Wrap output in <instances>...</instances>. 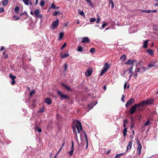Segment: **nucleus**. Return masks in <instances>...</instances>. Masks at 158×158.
<instances>
[{
    "label": "nucleus",
    "mask_w": 158,
    "mask_h": 158,
    "mask_svg": "<svg viewBox=\"0 0 158 158\" xmlns=\"http://www.w3.org/2000/svg\"><path fill=\"white\" fill-rule=\"evenodd\" d=\"M141 106L140 104L137 103L135 104L131 108H130L129 110H130V114L131 115L135 113H136V110L137 107Z\"/></svg>",
    "instance_id": "obj_1"
},
{
    "label": "nucleus",
    "mask_w": 158,
    "mask_h": 158,
    "mask_svg": "<svg viewBox=\"0 0 158 158\" xmlns=\"http://www.w3.org/2000/svg\"><path fill=\"white\" fill-rule=\"evenodd\" d=\"M58 94L61 97V100H69L70 98L67 94H64L61 93V91L58 90L57 92Z\"/></svg>",
    "instance_id": "obj_2"
},
{
    "label": "nucleus",
    "mask_w": 158,
    "mask_h": 158,
    "mask_svg": "<svg viewBox=\"0 0 158 158\" xmlns=\"http://www.w3.org/2000/svg\"><path fill=\"white\" fill-rule=\"evenodd\" d=\"M153 101V99H149L146 101H143L139 103L140 104L141 106H143L144 105H149L152 104Z\"/></svg>",
    "instance_id": "obj_3"
},
{
    "label": "nucleus",
    "mask_w": 158,
    "mask_h": 158,
    "mask_svg": "<svg viewBox=\"0 0 158 158\" xmlns=\"http://www.w3.org/2000/svg\"><path fill=\"white\" fill-rule=\"evenodd\" d=\"M59 23V20L57 19L56 21H54L52 23L51 26L50 27V28L54 30V29L57 27Z\"/></svg>",
    "instance_id": "obj_4"
},
{
    "label": "nucleus",
    "mask_w": 158,
    "mask_h": 158,
    "mask_svg": "<svg viewBox=\"0 0 158 158\" xmlns=\"http://www.w3.org/2000/svg\"><path fill=\"white\" fill-rule=\"evenodd\" d=\"M109 67V65L108 64V63H106L104 65V67L102 70L101 73L100 74L99 76H102L103 74L105 73L107 71V69Z\"/></svg>",
    "instance_id": "obj_5"
},
{
    "label": "nucleus",
    "mask_w": 158,
    "mask_h": 158,
    "mask_svg": "<svg viewBox=\"0 0 158 158\" xmlns=\"http://www.w3.org/2000/svg\"><path fill=\"white\" fill-rule=\"evenodd\" d=\"M40 10L38 9H35L34 12V15L35 17L37 18L40 19L42 17V14H40Z\"/></svg>",
    "instance_id": "obj_6"
},
{
    "label": "nucleus",
    "mask_w": 158,
    "mask_h": 158,
    "mask_svg": "<svg viewBox=\"0 0 158 158\" xmlns=\"http://www.w3.org/2000/svg\"><path fill=\"white\" fill-rule=\"evenodd\" d=\"M135 100L133 98H130L127 102L125 105L126 107H128L129 106H131L135 103Z\"/></svg>",
    "instance_id": "obj_7"
},
{
    "label": "nucleus",
    "mask_w": 158,
    "mask_h": 158,
    "mask_svg": "<svg viewBox=\"0 0 158 158\" xmlns=\"http://www.w3.org/2000/svg\"><path fill=\"white\" fill-rule=\"evenodd\" d=\"M9 77L12 80L10 82L11 84L12 85H14L16 83L15 79L16 77L11 74H9Z\"/></svg>",
    "instance_id": "obj_8"
},
{
    "label": "nucleus",
    "mask_w": 158,
    "mask_h": 158,
    "mask_svg": "<svg viewBox=\"0 0 158 158\" xmlns=\"http://www.w3.org/2000/svg\"><path fill=\"white\" fill-rule=\"evenodd\" d=\"M92 68H89L88 69H87L86 72L85 73V76L87 77L90 76L92 74Z\"/></svg>",
    "instance_id": "obj_9"
},
{
    "label": "nucleus",
    "mask_w": 158,
    "mask_h": 158,
    "mask_svg": "<svg viewBox=\"0 0 158 158\" xmlns=\"http://www.w3.org/2000/svg\"><path fill=\"white\" fill-rule=\"evenodd\" d=\"M61 85L62 86H64L65 89L68 91H70L72 92L73 91V89H71L70 87L68 86L67 85H66L64 83H62L61 84Z\"/></svg>",
    "instance_id": "obj_10"
},
{
    "label": "nucleus",
    "mask_w": 158,
    "mask_h": 158,
    "mask_svg": "<svg viewBox=\"0 0 158 158\" xmlns=\"http://www.w3.org/2000/svg\"><path fill=\"white\" fill-rule=\"evenodd\" d=\"M137 143L138 145L137 150L139 151V153L138 154V155H139L141 153V150L142 149V147L141 143L139 142V141L138 140L137 141Z\"/></svg>",
    "instance_id": "obj_11"
},
{
    "label": "nucleus",
    "mask_w": 158,
    "mask_h": 158,
    "mask_svg": "<svg viewBox=\"0 0 158 158\" xmlns=\"http://www.w3.org/2000/svg\"><path fill=\"white\" fill-rule=\"evenodd\" d=\"M44 101L48 105H50L52 103V101L49 98H46Z\"/></svg>",
    "instance_id": "obj_12"
},
{
    "label": "nucleus",
    "mask_w": 158,
    "mask_h": 158,
    "mask_svg": "<svg viewBox=\"0 0 158 158\" xmlns=\"http://www.w3.org/2000/svg\"><path fill=\"white\" fill-rule=\"evenodd\" d=\"M81 42L82 43H89L90 42V40L88 37H84L82 38Z\"/></svg>",
    "instance_id": "obj_13"
},
{
    "label": "nucleus",
    "mask_w": 158,
    "mask_h": 158,
    "mask_svg": "<svg viewBox=\"0 0 158 158\" xmlns=\"http://www.w3.org/2000/svg\"><path fill=\"white\" fill-rule=\"evenodd\" d=\"M59 8V6H56L54 3H52L51 4L49 9H52L54 10H57Z\"/></svg>",
    "instance_id": "obj_14"
},
{
    "label": "nucleus",
    "mask_w": 158,
    "mask_h": 158,
    "mask_svg": "<svg viewBox=\"0 0 158 158\" xmlns=\"http://www.w3.org/2000/svg\"><path fill=\"white\" fill-rule=\"evenodd\" d=\"M149 41V40H146L144 41L143 43V47L147 48H148V43Z\"/></svg>",
    "instance_id": "obj_15"
},
{
    "label": "nucleus",
    "mask_w": 158,
    "mask_h": 158,
    "mask_svg": "<svg viewBox=\"0 0 158 158\" xmlns=\"http://www.w3.org/2000/svg\"><path fill=\"white\" fill-rule=\"evenodd\" d=\"M133 61L132 60L129 59L127 61H126L125 63H124V64L128 65L133 64Z\"/></svg>",
    "instance_id": "obj_16"
},
{
    "label": "nucleus",
    "mask_w": 158,
    "mask_h": 158,
    "mask_svg": "<svg viewBox=\"0 0 158 158\" xmlns=\"http://www.w3.org/2000/svg\"><path fill=\"white\" fill-rule=\"evenodd\" d=\"M76 123H77V124L78 125L79 127V128H80V130L81 131L82 130V124L80 121L78 120L77 121Z\"/></svg>",
    "instance_id": "obj_17"
},
{
    "label": "nucleus",
    "mask_w": 158,
    "mask_h": 158,
    "mask_svg": "<svg viewBox=\"0 0 158 158\" xmlns=\"http://www.w3.org/2000/svg\"><path fill=\"white\" fill-rule=\"evenodd\" d=\"M69 56V54L68 53V52H67L66 53L64 54H61V57L62 58H65L67 57H68Z\"/></svg>",
    "instance_id": "obj_18"
},
{
    "label": "nucleus",
    "mask_w": 158,
    "mask_h": 158,
    "mask_svg": "<svg viewBox=\"0 0 158 158\" xmlns=\"http://www.w3.org/2000/svg\"><path fill=\"white\" fill-rule=\"evenodd\" d=\"M120 59L121 60H123V61H125L127 59L126 56L125 55L123 54L121 56Z\"/></svg>",
    "instance_id": "obj_19"
},
{
    "label": "nucleus",
    "mask_w": 158,
    "mask_h": 158,
    "mask_svg": "<svg viewBox=\"0 0 158 158\" xmlns=\"http://www.w3.org/2000/svg\"><path fill=\"white\" fill-rule=\"evenodd\" d=\"M132 143L131 141H130L128 143V145H127V152L128 151V149L131 148Z\"/></svg>",
    "instance_id": "obj_20"
},
{
    "label": "nucleus",
    "mask_w": 158,
    "mask_h": 158,
    "mask_svg": "<svg viewBox=\"0 0 158 158\" xmlns=\"http://www.w3.org/2000/svg\"><path fill=\"white\" fill-rule=\"evenodd\" d=\"M147 52L150 55H153L154 54L152 50L150 49H148L147 50Z\"/></svg>",
    "instance_id": "obj_21"
},
{
    "label": "nucleus",
    "mask_w": 158,
    "mask_h": 158,
    "mask_svg": "<svg viewBox=\"0 0 158 158\" xmlns=\"http://www.w3.org/2000/svg\"><path fill=\"white\" fill-rule=\"evenodd\" d=\"M133 68V65H131V66L130 68L127 69V71H129V74H133V72H132V69Z\"/></svg>",
    "instance_id": "obj_22"
},
{
    "label": "nucleus",
    "mask_w": 158,
    "mask_h": 158,
    "mask_svg": "<svg viewBox=\"0 0 158 158\" xmlns=\"http://www.w3.org/2000/svg\"><path fill=\"white\" fill-rule=\"evenodd\" d=\"M127 131V127L124 128V129L123 130V133L124 136L125 137Z\"/></svg>",
    "instance_id": "obj_23"
},
{
    "label": "nucleus",
    "mask_w": 158,
    "mask_h": 158,
    "mask_svg": "<svg viewBox=\"0 0 158 158\" xmlns=\"http://www.w3.org/2000/svg\"><path fill=\"white\" fill-rule=\"evenodd\" d=\"M19 6H17L15 9V13L18 14L19 13Z\"/></svg>",
    "instance_id": "obj_24"
},
{
    "label": "nucleus",
    "mask_w": 158,
    "mask_h": 158,
    "mask_svg": "<svg viewBox=\"0 0 158 158\" xmlns=\"http://www.w3.org/2000/svg\"><path fill=\"white\" fill-rule=\"evenodd\" d=\"M124 155V153H121L120 154H117L114 158H119L121 156H123Z\"/></svg>",
    "instance_id": "obj_25"
},
{
    "label": "nucleus",
    "mask_w": 158,
    "mask_h": 158,
    "mask_svg": "<svg viewBox=\"0 0 158 158\" xmlns=\"http://www.w3.org/2000/svg\"><path fill=\"white\" fill-rule=\"evenodd\" d=\"M77 51L78 52H82L83 50V48L80 46H78L77 47Z\"/></svg>",
    "instance_id": "obj_26"
},
{
    "label": "nucleus",
    "mask_w": 158,
    "mask_h": 158,
    "mask_svg": "<svg viewBox=\"0 0 158 158\" xmlns=\"http://www.w3.org/2000/svg\"><path fill=\"white\" fill-rule=\"evenodd\" d=\"M64 33L63 32H61L59 34V35L58 38V40H61L63 37L64 36Z\"/></svg>",
    "instance_id": "obj_27"
},
{
    "label": "nucleus",
    "mask_w": 158,
    "mask_h": 158,
    "mask_svg": "<svg viewBox=\"0 0 158 158\" xmlns=\"http://www.w3.org/2000/svg\"><path fill=\"white\" fill-rule=\"evenodd\" d=\"M2 5L3 6L6 5L8 3V0H2Z\"/></svg>",
    "instance_id": "obj_28"
},
{
    "label": "nucleus",
    "mask_w": 158,
    "mask_h": 158,
    "mask_svg": "<svg viewBox=\"0 0 158 158\" xmlns=\"http://www.w3.org/2000/svg\"><path fill=\"white\" fill-rule=\"evenodd\" d=\"M88 107L89 108V110H90L91 109H92L93 108V107L94 106L93 105V102H91L88 105Z\"/></svg>",
    "instance_id": "obj_29"
},
{
    "label": "nucleus",
    "mask_w": 158,
    "mask_h": 158,
    "mask_svg": "<svg viewBox=\"0 0 158 158\" xmlns=\"http://www.w3.org/2000/svg\"><path fill=\"white\" fill-rule=\"evenodd\" d=\"M35 130L37 131L38 133H40L42 131L41 129L38 127H36Z\"/></svg>",
    "instance_id": "obj_30"
},
{
    "label": "nucleus",
    "mask_w": 158,
    "mask_h": 158,
    "mask_svg": "<svg viewBox=\"0 0 158 158\" xmlns=\"http://www.w3.org/2000/svg\"><path fill=\"white\" fill-rule=\"evenodd\" d=\"M24 3L26 5H28L29 4V2L30 0H22Z\"/></svg>",
    "instance_id": "obj_31"
},
{
    "label": "nucleus",
    "mask_w": 158,
    "mask_h": 158,
    "mask_svg": "<svg viewBox=\"0 0 158 158\" xmlns=\"http://www.w3.org/2000/svg\"><path fill=\"white\" fill-rule=\"evenodd\" d=\"M60 13V11H55L53 13L52 15L53 16H55L57 15L58 14Z\"/></svg>",
    "instance_id": "obj_32"
},
{
    "label": "nucleus",
    "mask_w": 158,
    "mask_h": 158,
    "mask_svg": "<svg viewBox=\"0 0 158 158\" xmlns=\"http://www.w3.org/2000/svg\"><path fill=\"white\" fill-rule=\"evenodd\" d=\"M78 13L81 15L83 16L84 17H85V14L84 12L83 11H80V10H78Z\"/></svg>",
    "instance_id": "obj_33"
},
{
    "label": "nucleus",
    "mask_w": 158,
    "mask_h": 158,
    "mask_svg": "<svg viewBox=\"0 0 158 158\" xmlns=\"http://www.w3.org/2000/svg\"><path fill=\"white\" fill-rule=\"evenodd\" d=\"M61 115L58 114H56V119L59 121L60 119L61 118Z\"/></svg>",
    "instance_id": "obj_34"
},
{
    "label": "nucleus",
    "mask_w": 158,
    "mask_h": 158,
    "mask_svg": "<svg viewBox=\"0 0 158 158\" xmlns=\"http://www.w3.org/2000/svg\"><path fill=\"white\" fill-rule=\"evenodd\" d=\"M45 4V2L44 1H41L40 3V5L41 6H44Z\"/></svg>",
    "instance_id": "obj_35"
},
{
    "label": "nucleus",
    "mask_w": 158,
    "mask_h": 158,
    "mask_svg": "<svg viewBox=\"0 0 158 158\" xmlns=\"http://www.w3.org/2000/svg\"><path fill=\"white\" fill-rule=\"evenodd\" d=\"M90 52L92 53H94L95 52V49L94 48H92L90 49Z\"/></svg>",
    "instance_id": "obj_36"
},
{
    "label": "nucleus",
    "mask_w": 158,
    "mask_h": 158,
    "mask_svg": "<svg viewBox=\"0 0 158 158\" xmlns=\"http://www.w3.org/2000/svg\"><path fill=\"white\" fill-rule=\"evenodd\" d=\"M110 3L111 4V7L112 8H113L114 6V3L112 0H109Z\"/></svg>",
    "instance_id": "obj_37"
},
{
    "label": "nucleus",
    "mask_w": 158,
    "mask_h": 158,
    "mask_svg": "<svg viewBox=\"0 0 158 158\" xmlns=\"http://www.w3.org/2000/svg\"><path fill=\"white\" fill-rule=\"evenodd\" d=\"M96 19L95 18H91L90 19V23L94 22L96 21Z\"/></svg>",
    "instance_id": "obj_38"
},
{
    "label": "nucleus",
    "mask_w": 158,
    "mask_h": 158,
    "mask_svg": "<svg viewBox=\"0 0 158 158\" xmlns=\"http://www.w3.org/2000/svg\"><path fill=\"white\" fill-rule=\"evenodd\" d=\"M148 69L152 68V67H155L157 65L154 64H149L148 65Z\"/></svg>",
    "instance_id": "obj_39"
},
{
    "label": "nucleus",
    "mask_w": 158,
    "mask_h": 158,
    "mask_svg": "<svg viewBox=\"0 0 158 158\" xmlns=\"http://www.w3.org/2000/svg\"><path fill=\"white\" fill-rule=\"evenodd\" d=\"M35 93V91L33 89L32 91L30 92L29 95L30 96H32L33 94Z\"/></svg>",
    "instance_id": "obj_40"
},
{
    "label": "nucleus",
    "mask_w": 158,
    "mask_h": 158,
    "mask_svg": "<svg viewBox=\"0 0 158 158\" xmlns=\"http://www.w3.org/2000/svg\"><path fill=\"white\" fill-rule=\"evenodd\" d=\"M73 152L74 150H71L70 151H69L68 152V153L69 154V155L70 156H71L72 155Z\"/></svg>",
    "instance_id": "obj_41"
},
{
    "label": "nucleus",
    "mask_w": 158,
    "mask_h": 158,
    "mask_svg": "<svg viewBox=\"0 0 158 158\" xmlns=\"http://www.w3.org/2000/svg\"><path fill=\"white\" fill-rule=\"evenodd\" d=\"M64 72H65L67 70V69L68 68V66L66 63L64 65Z\"/></svg>",
    "instance_id": "obj_42"
},
{
    "label": "nucleus",
    "mask_w": 158,
    "mask_h": 158,
    "mask_svg": "<svg viewBox=\"0 0 158 158\" xmlns=\"http://www.w3.org/2000/svg\"><path fill=\"white\" fill-rule=\"evenodd\" d=\"M66 46V43H64L63 44L61 47L60 49L61 50H62Z\"/></svg>",
    "instance_id": "obj_43"
},
{
    "label": "nucleus",
    "mask_w": 158,
    "mask_h": 158,
    "mask_svg": "<svg viewBox=\"0 0 158 158\" xmlns=\"http://www.w3.org/2000/svg\"><path fill=\"white\" fill-rule=\"evenodd\" d=\"M44 111V107L42 108H41L40 109V110H39L38 112L42 113Z\"/></svg>",
    "instance_id": "obj_44"
},
{
    "label": "nucleus",
    "mask_w": 158,
    "mask_h": 158,
    "mask_svg": "<svg viewBox=\"0 0 158 158\" xmlns=\"http://www.w3.org/2000/svg\"><path fill=\"white\" fill-rule=\"evenodd\" d=\"M75 126H76L77 130L78 133L79 134L80 133V131L79 129V127L77 124H75Z\"/></svg>",
    "instance_id": "obj_45"
},
{
    "label": "nucleus",
    "mask_w": 158,
    "mask_h": 158,
    "mask_svg": "<svg viewBox=\"0 0 158 158\" xmlns=\"http://www.w3.org/2000/svg\"><path fill=\"white\" fill-rule=\"evenodd\" d=\"M142 12H146L147 13H151V10H142Z\"/></svg>",
    "instance_id": "obj_46"
},
{
    "label": "nucleus",
    "mask_w": 158,
    "mask_h": 158,
    "mask_svg": "<svg viewBox=\"0 0 158 158\" xmlns=\"http://www.w3.org/2000/svg\"><path fill=\"white\" fill-rule=\"evenodd\" d=\"M150 124V122L148 120L146 121L145 123V126H147L149 125Z\"/></svg>",
    "instance_id": "obj_47"
},
{
    "label": "nucleus",
    "mask_w": 158,
    "mask_h": 158,
    "mask_svg": "<svg viewBox=\"0 0 158 158\" xmlns=\"http://www.w3.org/2000/svg\"><path fill=\"white\" fill-rule=\"evenodd\" d=\"M134 122H131V124L130 126V128L131 129H132V128L134 127Z\"/></svg>",
    "instance_id": "obj_48"
},
{
    "label": "nucleus",
    "mask_w": 158,
    "mask_h": 158,
    "mask_svg": "<svg viewBox=\"0 0 158 158\" xmlns=\"http://www.w3.org/2000/svg\"><path fill=\"white\" fill-rule=\"evenodd\" d=\"M27 14V12L26 11H24L23 13H20V16H22L24 15H26Z\"/></svg>",
    "instance_id": "obj_49"
},
{
    "label": "nucleus",
    "mask_w": 158,
    "mask_h": 158,
    "mask_svg": "<svg viewBox=\"0 0 158 158\" xmlns=\"http://www.w3.org/2000/svg\"><path fill=\"white\" fill-rule=\"evenodd\" d=\"M76 126H75V127H74V126H73V131L74 133H76Z\"/></svg>",
    "instance_id": "obj_50"
},
{
    "label": "nucleus",
    "mask_w": 158,
    "mask_h": 158,
    "mask_svg": "<svg viewBox=\"0 0 158 158\" xmlns=\"http://www.w3.org/2000/svg\"><path fill=\"white\" fill-rule=\"evenodd\" d=\"M100 22V17H99V16H98V18L96 21V23H98Z\"/></svg>",
    "instance_id": "obj_51"
},
{
    "label": "nucleus",
    "mask_w": 158,
    "mask_h": 158,
    "mask_svg": "<svg viewBox=\"0 0 158 158\" xmlns=\"http://www.w3.org/2000/svg\"><path fill=\"white\" fill-rule=\"evenodd\" d=\"M73 148H74V143H73V141H72L71 150H73L74 151V149Z\"/></svg>",
    "instance_id": "obj_52"
},
{
    "label": "nucleus",
    "mask_w": 158,
    "mask_h": 158,
    "mask_svg": "<svg viewBox=\"0 0 158 158\" xmlns=\"http://www.w3.org/2000/svg\"><path fill=\"white\" fill-rule=\"evenodd\" d=\"M124 98H125L124 95L123 94L122 95V97L121 99V100L123 102H125V101L124 99Z\"/></svg>",
    "instance_id": "obj_53"
},
{
    "label": "nucleus",
    "mask_w": 158,
    "mask_h": 158,
    "mask_svg": "<svg viewBox=\"0 0 158 158\" xmlns=\"http://www.w3.org/2000/svg\"><path fill=\"white\" fill-rule=\"evenodd\" d=\"M75 140L76 141L78 140V138L77 137V132H76V133H75Z\"/></svg>",
    "instance_id": "obj_54"
},
{
    "label": "nucleus",
    "mask_w": 158,
    "mask_h": 158,
    "mask_svg": "<svg viewBox=\"0 0 158 158\" xmlns=\"http://www.w3.org/2000/svg\"><path fill=\"white\" fill-rule=\"evenodd\" d=\"M4 9L2 7H1L0 8V13H2L4 11Z\"/></svg>",
    "instance_id": "obj_55"
},
{
    "label": "nucleus",
    "mask_w": 158,
    "mask_h": 158,
    "mask_svg": "<svg viewBox=\"0 0 158 158\" xmlns=\"http://www.w3.org/2000/svg\"><path fill=\"white\" fill-rule=\"evenodd\" d=\"M140 106L138 107V108L137 109L138 110L139 112L140 111H142L143 110V109L142 108L140 107Z\"/></svg>",
    "instance_id": "obj_56"
},
{
    "label": "nucleus",
    "mask_w": 158,
    "mask_h": 158,
    "mask_svg": "<svg viewBox=\"0 0 158 158\" xmlns=\"http://www.w3.org/2000/svg\"><path fill=\"white\" fill-rule=\"evenodd\" d=\"M107 24V23H103V24L102 25V28H104L106 26Z\"/></svg>",
    "instance_id": "obj_57"
},
{
    "label": "nucleus",
    "mask_w": 158,
    "mask_h": 158,
    "mask_svg": "<svg viewBox=\"0 0 158 158\" xmlns=\"http://www.w3.org/2000/svg\"><path fill=\"white\" fill-rule=\"evenodd\" d=\"M123 122L124 123H127L128 122V120L127 119H125L123 120Z\"/></svg>",
    "instance_id": "obj_58"
},
{
    "label": "nucleus",
    "mask_w": 158,
    "mask_h": 158,
    "mask_svg": "<svg viewBox=\"0 0 158 158\" xmlns=\"http://www.w3.org/2000/svg\"><path fill=\"white\" fill-rule=\"evenodd\" d=\"M140 69V68H136V69H135V72L136 73H137V72H139V71Z\"/></svg>",
    "instance_id": "obj_59"
},
{
    "label": "nucleus",
    "mask_w": 158,
    "mask_h": 158,
    "mask_svg": "<svg viewBox=\"0 0 158 158\" xmlns=\"http://www.w3.org/2000/svg\"><path fill=\"white\" fill-rule=\"evenodd\" d=\"M151 11L152 13H156L157 12V10H151Z\"/></svg>",
    "instance_id": "obj_60"
},
{
    "label": "nucleus",
    "mask_w": 158,
    "mask_h": 158,
    "mask_svg": "<svg viewBox=\"0 0 158 158\" xmlns=\"http://www.w3.org/2000/svg\"><path fill=\"white\" fill-rule=\"evenodd\" d=\"M84 135H85V138L86 142L87 143L88 139H87V135H86V133Z\"/></svg>",
    "instance_id": "obj_61"
},
{
    "label": "nucleus",
    "mask_w": 158,
    "mask_h": 158,
    "mask_svg": "<svg viewBox=\"0 0 158 158\" xmlns=\"http://www.w3.org/2000/svg\"><path fill=\"white\" fill-rule=\"evenodd\" d=\"M140 64V63H139V62H136V66L138 67L139 66V65Z\"/></svg>",
    "instance_id": "obj_62"
},
{
    "label": "nucleus",
    "mask_w": 158,
    "mask_h": 158,
    "mask_svg": "<svg viewBox=\"0 0 158 158\" xmlns=\"http://www.w3.org/2000/svg\"><path fill=\"white\" fill-rule=\"evenodd\" d=\"M127 83L125 82V83L124 84V89H126V86H127Z\"/></svg>",
    "instance_id": "obj_63"
},
{
    "label": "nucleus",
    "mask_w": 158,
    "mask_h": 158,
    "mask_svg": "<svg viewBox=\"0 0 158 158\" xmlns=\"http://www.w3.org/2000/svg\"><path fill=\"white\" fill-rule=\"evenodd\" d=\"M8 57V54H6L4 56V58H7Z\"/></svg>",
    "instance_id": "obj_64"
}]
</instances>
